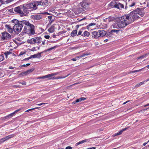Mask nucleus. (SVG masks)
<instances>
[{
  "label": "nucleus",
  "instance_id": "f257e3e1",
  "mask_svg": "<svg viewBox=\"0 0 149 149\" xmlns=\"http://www.w3.org/2000/svg\"><path fill=\"white\" fill-rule=\"evenodd\" d=\"M131 17L128 15H125L121 17L112 25L113 29H121L125 27L132 23Z\"/></svg>",
  "mask_w": 149,
  "mask_h": 149
},
{
  "label": "nucleus",
  "instance_id": "f03ea898",
  "mask_svg": "<svg viewBox=\"0 0 149 149\" xmlns=\"http://www.w3.org/2000/svg\"><path fill=\"white\" fill-rule=\"evenodd\" d=\"M80 4L82 8H78L77 9L78 13H80L89 8V3L86 1H83Z\"/></svg>",
  "mask_w": 149,
  "mask_h": 149
},
{
  "label": "nucleus",
  "instance_id": "7ed1b4c3",
  "mask_svg": "<svg viewBox=\"0 0 149 149\" xmlns=\"http://www.w3.org/2000/svg\"><path fill=\"white\" fill-rule=\"evenodd\" d=\"M14 11L17 13L23 14V12L26 13L27 12V9L25 8V5L23 4L15 7L14 9Z\"/></svg>",
  "mask_w": 149,
  "mask_h": 149
},
{
  "label": "nucleus",
  "instance_id": "20e7f679",
  "mask_svg": "<svg viewBox=\"0 0 149 149\" xmlns=\"http://www.w3.org/2000/svg\"><path fill=\"white\" fill-rule=\"evenodd\" d=\"M16 21V22H17V23L15 24L13 26V29H14V31L16 33H17V34H18L22 30V28L23 26V25L22 23V21L21 22H18V20H15Z\"/></svg>",
  "mask_w": 149,
  "mask_h": 149
},
{
  "label": "nucleus",
  "instance_id": "39448f33",
  "mask_svg": "<svg viewBox=\"0 0 149 149\" xmlns=\"http://www.w3.org/2000/svg\"><path fill=\"white\" fill-rule=\"evenodd\" d=\"M42 41V38L40 37H36L28 41V42L30 44H34L36 43L38 45Z\"/></svg>",
  "mask_w": 149,
  "mask_h": 149
},
{
  "label": "nucleus",
  "instance_id": "423d86ee",
  "mask_svg": "<svg viewBox=\"0 0 149 149\" xmlns=\"http://www.w3.org/2000/svg\"><path fill=\"white\" fill-rule=\"evenodd\" d=\"M22 23L26 25H28L29 26V31H30L31 34H34L35 33V31L34 30V25L31 24L29 23L28 21H22Z\"/></svg>",
  "mask_w": 149,
  "mask_h": 149
},
{
  "label": "nucleus",
  "instance_id": "0eeeda50",
  "mask_svg": "<svg viewBox=\"0 0 149 149\" xmlns=\"http://www.w3.org/2000/svg\"><path fill=\"white\" fill-rule=\"evenodd\" d=\"M40 14H42V15H45L47 14L48 15H50V14L48 12H42L40 13L39 14H36V15H33L31 16V18L32 19L34 20H40L42 18V16L41 15H40Z\"/></svg>",
  "mask_w": 149,
  "mask_h": 149
},
{
  "label": "nucleus",
  "instance_id": "6e6552de",
  "mask_svg": "<svg viewBox=\"0 0 149 149\" xmlns=\"http://www.w3.org/2000/svg\"><path fill=\"white\" fill-rule=\"evenodd\" d=\"M37 8V6L34 2L25 5V8L27 9L36 10Z\"/></svg>",
  "mask_w": 149,
  "mask_h": 149
},
{
  "label": "nucleus",
  "instance_id": "1a4fd4ad",
  "mask_svg": "<svg viewBox=\"0 0 149 149\" xmlns=\"http://www.w3.org/2000/svg\"><path fill=\"white\" fill-rule=\"evenodd\" d=\"M129 15L131 17V18H132L133 20H135L139 17L138 15L137 11H136V10L130 13V14Z\"/></svg>",
  "mask_w": 149,
  "mask_h": 149
},
{
  "label": "nucleus",
  "instance_id": "9d476101",
  "mask_svg": "<svg viewBox=\"0 0 149 149\" xmlns=\"http://www.w3.org/2000/svg\"><path fill=\"white\" fill-rule=\"evenodd\" d=\"M34 70V69L33 68H32L29 70L19 74V77H21L25 75H27L32 72Z\"/></svg>",
  "mask_w": 149,
  "mask_h": 149
},
{
  "label": "nucleus",
  "instance_id": "9b49d317",
  "mask_svg": "<svg viewBox=\"0 0 149 149\" xmlns=\"http://www.w3.org/2000/svg\"><path fill=\"white\" fill-rule=\"evenodd\" d=\"M2 38L3 39H8L11 38V36L7 32H4L3 33Z\"/></svg>",
  "mask_w": 149,
  "mask_h": 149
},
{
  "label": "nucleus",
  "instance_id": "f8f14e48",
  "mask_svg": "<svg viewBox=\"0 0 149 149\" xmlns=\"http://www.w3.org/2000/svg\"><path fill=\"white\" fill-rule=\"evenodd\" d=\"M97 33L99 37H103L106 34L105 31L104 30H98L97 31Z\"/></svg>",
  "mask_w": 149,
  "mask_h": 149
},
{
  "label": "nucleus",
  "instance_id": "ddd939ff",
  "mask_svg": "<svg viewBox=\"0 0 149 149\" xmlns=\"http://www.w3.org/2000/svg\"><path fill=\"white\" fill-rule=\"evenodd\" d=\"M112 7H114L115 8H117L118 9H120V8H123L124 7V6L123 4L120 3H116L114 6H113Z\"/></svg>",
  "mask_w": 149,
  "mask_h": 149
},
{
  "label": "nucleus",
  "instance_id": "4468645a",
  "mask_svg": "<svg viewBox=\"0 0 149 149\" xmlns=\"http://www.w3.org/2000/svg\"><path fill=\"white\" fill-rule=\"evenodd\" d=\"M15 136V135L14 134H12L6 136V137L4 138H3L2 139L3 141V142H4L5 141L8 140V139L12 138L13 137H14Z\"/></svg>",
  "mask_w": 149,
  "mask_h": 149
},
{
  "label": "nucleus",
  "instance_id": "2eb2a0df",
  "mask_svg": "<svg viewBox=\"0 0 149 149\" xmlns=\"http://www.w3.org/2000/svg\"><path fill=\"white\" fill-rule=\"evenodd\" d=\"M5 26L6 29L10 33H12L13 31H14L13 28H12L10 26L6 24V25Z\"/></svg>",
  "mask_w": 149,
  "mask_h": 149
},
{
  "label": "nucleus",
  "instance_id": "dca6fc26",
  "mask_svg": "<svg viewBox=\"0 0 149 149\" xmlns=\"http://www.w3.org/2000/svg\"><path fill=\"white\" fill-rule=\"evenodd\" d=\"M92 37L93 38L97 39L99 37L97 32L95 31L92 32Z\"/></svg>",
  "mask_w": 149,
  "mask_h": 149
},
{
  "label": "nucleus",
  "instance_id": "f3484780",
  "mask_svg": "<svg viewBox=\"0 0 149 149\" xmlns=\"http://www.w3.org/2000/svg\"><path fill=\"white\" fill-rule=\"evenodd\" d=\"M42 53V52L38 53L37 54H35L33 55H31V58H39L41 56V54Z\"/></svg>",
  "mask_w": 149,
  "mask_h": 149
},
{
  "label": "nucleus",
  "instance_id": "a211bd4d",
  "mask_svg": "<svg viewBox=\"0 0 149 149\" xmlns=\"http://www.w3.org/2000/svg\"><path fill=\"white\" fill-rule=\"evenodd\" d=\"M136 10L137 11L138 14L139 15L143 17L144 15V13L141 11L140 8H137Z\"/></svg>",
  "mask_w": 149,
  "mask_h": 149
},
{
  "label": "nucleus",
  "instance_id": "6ab92c4d",
  "mask_svg": "<svg viewBox=\"0 0 149 149\" xmlns=\"http://www.w3.org/2000/svg\"><path fill=\"white\" fill-rule=\"evenodd\" d=\"M29 30V26L28 25L25 26L24 29V31L25 33H28Z\"/></svg>",
  "mask_w": 149,
  "mask_h": 149
},
{
  "label": "nucleus",
  "instance_id": "aec40b11",
  "mask_svg": "<svg viewBox=\"0 0 149 149\" xmlns=\"http://www.w3.org/2000/svg\"><path fill=\"white\" fill-rule=\"evenodd\" d=\"M89 33L88 31H85L81 34V36L86 37L89 36Z\"/></svg>",
  "mask_w": 149,
  "mask_h": 149
},
{
  "label": "nucleus",
  "instance_id": "412c9836",
  "mask_svg": "<svg viewBox=\"0 0 149 149\" xmlns=\"http://www.w3.org/2000/svg\"><path fill=\"white\" fill-rule=\"evenodd\" d=\"M54 27L53 26H52L48 29V31L51 33L54 32Z\"/></svg>",
  "mask_w": 149,
  "mask_h": 149
},
{
  "label": "nucleus",
  "instance_id": "4be33fe9",
  "mask_svg": "<svg viewBox=\"0 0 149 149\" xmlns=\"http://www.w3.org/2000/svg\"><path fill=\"white\" fill-rule=\"evenodd\" d=\"M114 20V18L110 16L108 18H106V19H104V20H106L107 21L110 22L111 21H113Z\"/></svg>",
  "mask_w": 149,
  "mask_h": 149
},
{
  "label": "nucleus",
  "instance_id": "5701e85b",
  "mask_svg": "<svg viewBox=\"0 0 149 149\" xmlns=\"http://www.w3.org/2000/svg\"><path fill=\"white\" fill-rule=\"evenodd\" d=\"M86 99V98L84 97H81L79 99H77L76 100V102H81L82 101H84Z\"/></svg>",
  "mask_w": 149,
  "mask_h": 149
},
{
  "label": "nucleus",
  "instance_id": "b1692460",
  "mask_svg": "<svg viewBox=\"0 0 149 149\" xmlns=\"http://www.w3.org/2000/svg\"><path fill=\"white\" fill-rule=\"evenodd\" d=\"M77 31L76 30H73L71 33V36L74 37L77 34Z\"/></svg>",
  "mask_w": 149,
  "mask_h": 149
},
{
  "label": "nucleus",
  "instance_id": "393cba45",
  "mask_svg": "<svg viewBox=\"0 0 149 149\" xmlns=\"http://www.w3.org/2000/svg\"><path fill=\"white\" fill-rule=\"evenodd\" d=\"M120 31V29H113L111 30V31L110 33H118L119 32V31Z\"/></svg>",
  "mask_w": 149,
  "mask_h": 149
},
{
  "label": "nucleus",
  "instance_id": "a878e982",
  "mask_svg": "<svg viewBox=\"0 0 149 149\" xmlns=\"http://www.w3.org/2000/svg\"><path fill=\"white\" fill-rule=\"evenodd\" d=\"M123 131L122 130L118 132L115 134L113 135V136H117L121 134Z\"/></svg>",
  "mask_w": 149,
  "mask_h": 149
},
{
  "label": "nucleus",
  "instance_id": "bb28decb",
  "mask_svg": "<svg viewBox=\"0 0 149 149\" xmlns=\"http://www.w3.org/2000/svg\"><path fill=\"white\" fill-rule=\"evenodd\" d=\"M123 131L122 130L118 132L115 134L113 135V136H117L121 134Z\"/></svg>",
  "mask_w": 149,
  "mask_h": 149
},
{
  "label": "nucleus",
  "instance_id": "cd10ccee",
  "mask_svg": "<svg viewBox=\"0 0 149 149\" xmlns=\"http://www.w3.org/2000/svg\"><path fill=\"white\" fill-rule=\"evenodd\" d=\"M123 131L122 130L118 132L115 134L113 135V136H117L121 134Z\"/></svg>",
  "mask_w": 149,
  "mask_h": 149
},
{
  "label": "nucleus",
  "instance_id": "c85d7f7f",
  "mask_svg": "<svg viewBox=\"0 0 149 149\" xmlns=\"http://www.w3.org/2000/svg\"><path fill=\"white\" fill-rule=\"evenodd\" d=\"M148 54H144V55L141 56H140L137 57V59H139L141 58H143L145 57H146V56H147Z\"/></svg>",
  "mask_w": 149,
  "mask_h": 149
},
{
  "label": "nucleus",
  "instance_id": "c756f323",
  "mask_svg": "<svg viewBox=\"0 0 149 149\" xmlns=\"http://www.w3.org/2000/svg\"><path fill=\"white\" fill-rule=\"evenodd\" d=\"M144 82H145V81L140 82L139 83L137 84L136 85L135 87L136 88L138 87L139 86H140L143 84L144 83Z\"/></svg>",
  "mask_w": 149,
  "mask_h": 149
},
{
  "label": "nucleus",
  "instance_id": "7c9ffc66",
  "mask_svg": "<svg viewBox=\"0 0 149 149\" xmlns=\"http://www.w3.org/2000/svg\"><path fill=\"white\" fill-rule=\"evenodd\" d=\"M34 2L36 3L37 6H38L41 5V4L42 3V1H36Z\"/></svg>",
  "mask_w": 149,
  "mask_h": 149
},
{
  "label": "nucleus",
  "instance_id": "2f4dec72",
  "mask_svg": "<svg viewBox=\"0 0 149 149\" xmlns=\"http://www.w3.org/2000/svg\"><path fill=\"white\" fill-rule=\"evenodd\" d=\"M86 141L85 140L80 141L79 142L76 143V146H78L80 144H81V143H84V142H85Z\"/></svg>",
  "mask_w": 149,
  "mask_h": 149
},
{
  "label": "nucleus",
  "instance_id": "473e14b6",
  "mask_svg": "<svg viewBox=\"0 0 149 149\" xmlns=\"http://www.w3.org/2000/svg\"><path fill=\"white\" fill-rule=\"evenodd\" d=\"M56 47H57V46H54L53 47H51L50 48L48 49H47L45 50V52L49 51H51V50H52L53 49L56 48Z\"/></svg>",
  "mask_w": 149,
  "mask_h": 149
},
{
  "label": "nucleus",
  "instance_id": "72a5a7b5",
  "mask_svg": "<svg viewBox=\"0 0 149 149\" xmlns=\"http://www.w3.org/2000/svg\"><path fill=\"white\" fill-rule=\"evenodd\" d=\"M143 69V68H142L141 69H139V70H134V71H131V72H129V73H135V72H136L141 71Z\"/></svg>",
  "mask_w": 149,
  "mask_h": 149
},
{
  "label": "nucleus",
  "instance_id": "f704fd0d",
  "mask_svg": "<svg viewBox=\"0 0 149 149\" xmlns=\"http://www.w3.org/2000/svg\"><path fill=\"white\" fill-rule=\"evenodd\" d=\"M48 5L47 2L45 1L44 2H42L41 5L43 6H47Z\"/></svg>",
  "mask_w": 149,
  "mask_h": 149
},
{
  "label": "nucleus",
  "instance_id": "c9c22d12",
  "mask_svg": "<svg viewBox=\"0 0 149 149\" xmlns=\"http://www.w3.org/2000/svg\"><path fill=\"white\" fill-rule=\"evenodd\" d=\"M52 76H53L52 73L46 75V78H48V79L49 78H52Z\"/></svg>",
  "mask_w": 149,
  "mask_h": 149
},
{
  "label": "nucleus",
  "instance_id": "e433bc0d",
  "mask_svg": "<svg viewBox=\"0 0 149 149\" xmlns=\"http://www.w3.org/2000/svg\"><path fill=\"white\" fill-rule=\"evenodd\" d=\"M4 59V56L3 54L0 55V61H3Z\"/></svg>",
  "mask_w": 149,
  "mask_h": 149
},
{
  "label": "nucleus",
  "instance_id": "4c0bfd02",
  "mask_svg": "<svg viewBox=\"0 0 149 149\" xmlns=\"http://www.w3.org/2000/svg\"><path fill=\"white\" fill-rule=\"evenodd\" d=\"M5 55L6 56V57L8 55H9L10 54H12V53L10 51H8V52H5L4 53Z\"/></svg>",
  "mask_w": 149,
  "mask_h": 149
},
{
  "label": "nucleus",
  "instance_id": "58836bf2",
  "mask_svg": "<svg viewBox=\"0 0 149 149\" xmlns=\"http://www.w3.org/2000/svg\"><path fill=\"white\" fill-rule=\"evenodd\" d=\"M90 54H87V53H84L83 54L81 55L80 56V57H84L85 56H88Z\"/></svg>",
  "mask_w": 149,
  "mask_h": 149
},
{
  "label": "nucleus",
  "instance_id": "ea45409f",
  "mask_svg": "<svg viewBox=\"0 0 149 149\" xmlns=\"http://www.w3.org/2000/svg\"><path fill=\"white\" fill-rule=\"evenodd\" d=\"M61 1L64 2L65 3H68L70 0H61Z\"/></svg>",
  "mask_w": 149,
  "mask_h": 149
},
{
  "label": "nucleus",
  "instance_id": "a19ab883",
  "mask_svg": "<svg viewBox=\"0 0 149 149\" xmlns=\"http://www.w3.org/2000/svg\"><path fill=\"white\" fill-rule=\"evenodd\" d=\"M65 78V77H56V79H63Z\"/></svg>",
  "mask_w": 149,
  "mask_h": 149
},
{
  "label": "nucleus",
  "instance_id": "79ce46f5",
  "mask_svg": "<svg viewBox=\"0 0 149 149\" xmlns=\"http://www.w3.org/2000/svg\"><path fill=\"white\" fill-rule=\"evenodd\" d=\"M15 113H14V112H13L10 114H9L8 116H7V117H12V116H13V115L15 114Z\"/></svg>",
  "mask_w": 149,
  "mask_h": 149
},
{
  "label": "nucleus",
  "instance_id": "37998d69",
  "mask_svg": "<svg viewBox=\"0 0 149 149\" xmlns=\"http://www.w3.org/2000/svg\"><path fill=\"white\" fill-rule=\"evenodd\" d=\"M66 13L67 14H69L70 15H72V13H71V11L70 10H68L66 12Z\"/></svg>",
  "mask_w": 149,
  "mask_h": 149
},
{
  "label": "nucleus",
  "instance_id": "c03bdc74",
  "mask_svg": "<svg viewBox=\"0 0 149 149\" xmlns=\"http://www.w3.org/2000/svg\"><path fill=\"white\" fill-rule=\"evenodd\" d=\"M59 72H57L54 73H52V74L53 75V76H54L58 74H59Z\"/></svg>",
  "mask_w": 149,
  "mask_h": 149
},
{
  "label": "nucleus",
  "instance_id": "a18cd8bd",
  "mask_svg": "<svg viewBox=\"0 0 149 149\" xmlns=\"http://www.w3.org/2000/svg\"><path fill=\"white\" fill-rule=\"evenodd\" d=\"M31 51L33 52L34 51H36V49L35 47H33L31 49Z\"/></svg>",
  "mask_w": 149,
  "mask_h": 149
},
{
  "label": "nucleus",
  "instance_id": "49530a36",
  "mask_svg": "<svg viewBox=\"0 0 149 149\" xmlns=\"http://www.w3.org/2000/svg\"><path fill=\"white\" fill-rule=\"evenodd\" d=\"M135 2H133L131 4L129 5L130 7H132L135 5Z\"/></svg>",
  "mask_w": 149,
  "mask_h": 149
},
{
  "label": "nucleus",
  "instance_id": "de8ad7c7",
  "mask_svg": "<svg viewBox=\"0 0 149 149\" xmlns=\"http://www.w3.org/2000/svg\"><path fill=\"white\" fill-rule=\"evenodd\" d=\"M30 65V63H27L26 64H24L22 66V67H26Z\"/></svg>",
  "mask_w": 149,
  "mask_h": 149
},
{
  "label": "nucleus",
  "instance_id": "09e8293b",
  "mask_svg": "<svg viewBox=\"0 0 149 149\" xmlns=\"http://www.w3.org/2000/svg\"><path fill=\"white\" fill-rule=\"evenodd\" d=\"M96 24L95 23H91L89 25V26H91L93 25H95Z\"/></svg>",
  "mask_w": 149,
  "mask_h": 149
},
{
  "label": "nucleus",
  "instance_id": "8fccbe9b",
  "mask_svg": "<svg viewBox=\"0 0 149 149\" xmlns=\"http://www.w3.org/2000/svg\"><path fill=\"white\" fill-rule=\"evenodd\" d=\"M31 58V56H30L29 57H28V58H25L24 60V61H27V60H29V59H30Z\"/></svg>",
  "mask_w": 149,
  "mask_h": 149
},
{
  "label": "nucleus",
  "instance_id": "3c124183",
  "mask_svg": "<svg viewBox=\"0 0 149 149\" xmlns=\"http://www.w3.org/2000/svg\"><path fill=\"white\" fill-rule=\"evenodd\" d=\"M45 38L47 39H48L50 37V36L49 35H46L44 36Z\"/></svg>",
  "mask_w": 149,
  "mask_h": 149
},
{
  "label": "nucleus",
  "instance_id": "603ef678",
  "mask_svg": "<svg viewBox=\"0 0 149 149\" xmlns=\"http://www.w3.org/2000/svg\"><path fill=\"white\" fill-rule=\"evenodd\" d=\"M20 83L21 84L24 85H25L26 84V83L25 81H24L22 82H20Z\"/></svg>",
  "mask_w": 149,
  "mask_h": 149
},
{
  "label": "nucleus",
  "instance_id": "864d4df0",
  "mask_svg": "<svg viewBox=\"0 0 149 149\" xmlns=\"http://www.w3.org/2000/svg\"><path fill=\"white\" fill-rule=\"evenodd\" d=\"M45 40H42V41L41 42H42V44L41 45H45Z\"/></svg>",
  "mask_w": 149,
  "mask_h": 149
},
{
  "label": "nucleus",
  "instance_id": "5fc2aeb1",
  "mask_svg": "<svg viewBox=\"0 0 149 149\" xmlns=\"http://www.w3.org/2000/svg\"><path fill=\"white\" fill-rule=\"evenodd\" d=\"M72 147L69 146L66 147L65 148V149H72Z\"/></svg>",
  "mask_w": 149,
  "mask_h": 149
},
{
  "label": "nucleus",
  "instance_id": "6e6d98bb",
  "mask_svg": "<svg viewBox=\"0 0 149 149\" xmlns=\"http://www.w3.org/2000/svg\"><path fill=\"white\" fill-rule=\"evenodd\" d=\"M82 33V31H81L80 30L79 31L78 33L77 36L79 35H81V34Z\"/></svg>",
  "mask_w": 149,
  "mask_h": 149
},
{
  "label": "nucleus",
  "instance_id": "4d7b16f0",
  "mask_svg": "<svg viewBox=\"0 0 149 149\" xmlns=\"http://www.w3.org/2000/svg\"><path fill=\"white\" fill-rule=\"evenodd\" d=\"M46 104V103H40V104H36V105H38V106H40V105H42V104Z\"/></svg>",
  "mask_w": 149,
  "mask_h": 149
},
{
  "label": "nucleus",
  "instance_id": "13d9d810",
  "mask_svg": "<svg viewBox=\"0 0 149 149\" xmlns=\"http://www.w3.org/2000/svg\"><path fill=\"white\" fill-rule=\"evenodd\" d=\"M40 108V107H36V108H32V109H30V111H31V110H34L35 109H38V108Z\"/></svg>",
  "mask_w": 149,
  "mask_h": 149
},
{
  "label": "nucleus",
  "instance_id": "bf43d9fd",
  "mask_svg": "<svg viewBox=\"0 0 149 149\" xmlns=\"http://www.w3.org/2000/svg\"><path fill=\"white\" fill-rule=\"evenodd\" d=\"M20 110H21L20 109H18V110H16L14 112V113H17V112L19 111H20Z\"/></svg>",
  "mask_w": 149,
  "mask_h": 149
},
{
  "label": "nucleus",
  "instance_id": "052dcab7",
  "mask_svg": "<svg viewBox=\"0 0 149 149\" xmlns=\"http://www.w3.org/2000/svg\"><path fill=\"white\" fill-rule=\"evenodd\" d=\"M56 79V78L55 77H53L49 78V79Z\"/></svg>",
  "mask_w": 149,
  "mask_h": 149
},
{
  "label": "nucleus",
  "instance_id": "680f3d73",
  "mask_svg": "<svg viewBox=\"0 0 149 149\" xmlns=\"http://www.w3.org/2000/svg\"><path fill=\"white\" fill-rule=\"evenodd\" d=\"M3 143V142L2 139H0V144H1Z\"/></svg>",
  "mask_w": 149,
  "mask_h": 149
},
{
  "label": "nucleus",
  "instance_id": "e2e57ef3",
  "mask_svg": "<svg viewBox=\"0 0 149 149\" xmlns=\"http://www.w3.org/2000/svg\"><path fill=\"white\" fill-rule=\"evenodd\" d=\"M14 67H12V66H10V67L9 68V69H14Z\"/></svg>",
  "mask_w": 149,
  "mask_h": 149
},
{
  "label": "nucleus",
  "instance_id": "0e129e2a",
  "mask_svg": "<svg viewBox=\"0 0 149 149\" xmlns=\"http://www.w3.org/2000/svg\"><path fill=\"white\" fill-rule=\"evenodd\" d=\"M52 17V16H48V18L50 20L51 19Z\"/></svg>",
  "mask_w": 149,
  "mask_h": 149
},
{
  "label": "nucleus",
  "instance_id": "69168bd1",
  "mask_svg": "<svg viewBox=\"0 0 149 149\" xmlns=\"http://www.w3.org/2000/svg\"><path fill=\"white\" fill-rule=\"evenodd\" d=\"M42 79H45L46 78V75L41 77Z\"/></svg>",
  "mask_w": 149,
  "mask_h": 149
},
{
  "label": "nucleus",
  "instance_id": "338daca9",
  "mask_svg": "<svg viewBox=\"0 0 149 149\" xmlns=\"http://www.w3.org/2000/svg\"><path fill=\"white\" fill-rule=\"evenodd\" d=\"M71 60L73 61H76L77 60V59L73 58L71 59Z\"/></svg>",
  "mask_w": 149,
  "mask_h": 149
},
{
  "label": "nucleus",
  "instance_id": "774afa93",
  "mask_svg": "<svg viewBox=\"0 0 149 149\" xmlns=\"http://www.w3.org/2000/svg\"><path fill=\"white\" fill-rule=\"evenodd\" d=\"M127 129V128H125L122 129V130L123 131V132L124 131L126 130Z\"/></svg>",
  "mask_w": 149,
  "mask_h": 149
}]
</instances>
